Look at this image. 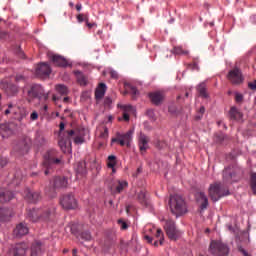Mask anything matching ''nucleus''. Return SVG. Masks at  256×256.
<instances>
[{
	"label": "nucleus",
	"instance_id": "11",
	"mask_svg": "<svg viewBox=\"0 0 256 256\" xmlns=\"http://www.w3.org/2000/svg\"><path fill=\"white\" fill-rule=\"evenodd\" d=\"M227 77L233 85H239L243 83V74L241 73V70H239V68H234L233 70H230Z\"/></svg>",
	"mask_w": 256,
	"mask_h": 256
},
{
	"label": "nucleus",
	"instance_id": "3",
	"mask_svg": "<svg viewBox=\"0 0 256 256\" xmlns=\"http://www.w3.org/2000/svg\"><path fill=\"white\" fill-rule=\"evenodd\" d=\"M208 193L210 199H212L214 203H217L221 197H227V195H229V190H225L221 183H214L210 185Z\"/></svg>",
	"mask_w": 256,
	"mask_h": 256
},
{
	"label": "nucleus",
	"instance_id": "56",
	"mask_svg": "<svg viewBox=\"0 0 256 256\" xmlns=\"http://www.w3.org/2000/svg\"><path fill=\"white\" fill-rule=\"evenodd\" d=\"M16 81L17 82H19V81H25V77L23 76V75H21V74H19V75H16Z\"/></svg>",
	"mask_w": 256,
	"mask_h": 256
},
{
	"label": "nucleus",
	"instance_id": "42",
	"mask_svg": "<svg viewBox=\"0 0 256 256\" xmlns=\"http://www.w3.org/2000/svg\"><path fill=\"white\" fill-rule=\"evenodd\" d=\"M199 115H196V120L199 121L201 119H203V115L205 114V107L201 106L199 109Z\"/></svg>",
	"mask_w": 256,
	"mask_h": 256
},
{
	"label": "nucleus",
	"instance_id": "61",
	"mask_svg": "<svg viewBox=\"0 0 256 256\" xmlns=\"http://www.w3.org/2000/svg\"><path fill=\"white\" fill-rule=\"evenodd\" d=\"M111 170H112V175H115L117 173V169H115V166L111 168Z\"/></svg>",
	"mask_w": 256,
	"mask_h": 256
},
{
	"label": "nucleus",
	"instance_id": "55",
	"mask_svg": "<svg viewBox=\"0 0 256 256\" xmlns=\"http://www.w3.org/2000/svg\"><path fill=\"white\" fill-rule=\"evenodd\" d=\"M7 165V158H0V167H5Z\"/></svg>",
	"mask_w": 256,
	"mask_h": 256
},
{
	"label": "nucleus",
	"instance_id": "14",
	"mask_svg": "<svg viewBox=\"0 0 256 256\" xmlns=\"http://www.w3.org/2000/svg\"><path fill=\"white\" fill-rule=\"evenodd\" d=\"M43 253V242L35 240L30 246V255L39 256Z\"/></svg>",
	"mask_w": 256,
	"mask_h": 256
},
{
	"label": "nucleus",
	"instance_id": "53",
	"mask_svg": "<svg viewBox=\"0 0 256 256\" xmlns=\"http://www.w3.org/2000/svg\"><path fill=\"white\" fill-rule=\"evenodd\" d=\"M238 249L240 253H242V255L249 256V253L247 252V250L243 249V247L239 246Z\"/></svg>",
	"mask_w": 256,
	"mask_h": 256
},
{
	"label": "nucleus",
	"instance_id": "33",
	"mask_svg": "<svg viewBox=\"0 0 256 256\" xmlns=\"http://www.w3.org/2000/svg\"><path fill=\"white\" fill-rule=\"evenodd\" d=\"M56 91L59 93V95H68L69 94V88L63 84L56 85Z\"/></svg>",
	"mask_w": 256,
	"mask_h": 256
},
{
	"label": "nucleus",
	"instance_id": "8",
	"mask_svg": "<svg viewBox=\"0 0 256 256\" xmlns=\"http://www.w3.org/2000/svg\"><path fill=\"white\" fill-rule=\"evenodd\" d=\"M69 137L74 136V143L76 145H83L85 143V135H87V130L84 128H79L76 130H70L68 131Z\"/></svg>",
	"mask_w": 256,
	"mask_h": 256
},
{
	"label": "nucleus",
	"instance_id": "19",
	"mask_svg": "<svg viewBox=\"0 0 256 256\" xmlns=\"http://www.w3.org/2000/svg\"><path fill=\"white\" fill-rule=\"evenodd\" d=\"M25 199L29 202V203H37V201H39V199H41V194L39 192H33L31 190H26L25 192Z\"/></svg>",
	"mask_w": 256,
	"mask_h": 256
},
{
	"label": "nucleus",
	"instance_id": "4",
	"mask_svg": "<svg viewBox=\"0 0 256 256\" xmlns=\"http://www.w3.org/2000/svg\"><path fill=\"white\" fill-rule=\"evenodd\" d=\"M211 255L227 256L229 255V246L221 240H212L209 247Z\"/></svg>",
	"mask_w": 256,
	"mask_h": 256
},
{
	"label": "nucleus",
	"instance_id": "30",
	"mask_svg": "<svg viewBox=\"0 0 256 256\" xmlns=\"http://www.w3.org/2000/svg\"><path fill=\"white\" fill-rule=\"evenodd\" d=\"M171 53L173 55H189V50H185L183 46H174Z\"/></svg>",
	"mask_w": 256,
	"mask_h": 256
},
{
	"label": "nucleus",
	"instance_id": "59",
	"mask_svg": "<svg viewBox=\"0 0 256 256\" xmlns=\"http://www.w3.org/2000/svg\"><path fill=\"white\" fill-rule=\"evenodd\" d=\"M59 127H60V131H65V123L61 122Z\"/></svg>",
	"mask_w": 256,
	"mask_h": 256
},
{
	"label": "nucleus",
	"instance_id": "49",
	"mask_svg": "<svg viewBox=\"0 0 256 256\" xmlns=\"http://www.w3.org/2000/svg\"><path fill=\"white\" fill-rule=\"evenodd\" d=\"M110 76L112 77V79H119V74L115 70L110 71Z\"/></svg>",
	"mask_w": 256,
	"mask_h": 256
},
{
	"label": "nucleus",
	"instance_id": "13",
	"mask_svg": "<svg viewBox=\"0 0 256 256\" xmlns=\"http://www.w3.org/2000/svg\"><path fill=\"white\" fill-rule=\"evenodd\" d=\"M148 97L153 105H161L165 101V93L161 91L149 93Z\"/></svg>",
	"mask_w": 256,
	"mask_h": 256
},
{
	"label": "nucleus",
	"instance_id": "62",
	"mask_svg": "<svg viewBox=\"0 0 256 256\" xmlns=\"http://www.w3.org/2000/svg\"><path fill=\"white\" fill-rule=\"evenodd\" d=\"M4 113H5V115H9V113H11V110L6 109Z\"/></svg>",
	"mask_w": 256,
	"mask_h": 256
},
{
	"label": "nucleus",
	"instance_id": "1",
	"mask_svg": "<svg viewBox=\"0 0 256 256\" xmlns=\"http://www.w3.org/2000/svg\"><path fill=\"white\" fill-rule=\"evenodd\" d=\"M169 207L172 215H175V217H181L187 213V202L179 195L170 196Z\"/></svg>",
	"mask_w": 256,
	"mask_h": 256
},
{
	"label": "nucleus",
	"instance_id": "63",
	"mask_svg": "<svg viewBox=\"0 0 256 256\" xmlns=\"http://www.w3.org/2000/svg\"><path fill=\"white\" fill-rule=\"evenodd\" d=\"M52 99H53V101H58L59 100V98L56 97L55 95H53Z\"/></svg>",
	"mask_w": 256,
	"mask_h": 256
},
{
	"label": "nucleus",
	"instance_id": "10",
	"mask_svg": "<svg viewBox=\"0 0 256 256\" xmlns=\"http://www.w3.org/2000/svg\"><path fill=\"white\" fill-rule=\"evenodd\" d=\"M60 205L66 210L77 209V199L72 194L64 195L60 199Z\"/></svg>",
	"mask_w": 256,
	"mask_h": 256
},
{
	"label": "nucleus",
	"instance_id": "37",
	"mask_svg": "<svg viewBox=\"0 0 256 256\" xmlns=\"http://www.w3.org/2000/svg\"><path fill=\"white\" fill-rule=\"evenodd\" d=\"M76 19L78 23H87V20L89 19V14L80 13L76 16Z\"/></svg>",
	"mask_w": 256,
	"mask_h": 256
},
{
	"label": "nucleus",
	"instance_id": "51",
	"mask_svg": "<svg viewBox=\"0 0 256 256\" xmlns=\"http://www.w3.org/2000/svg\"><path fill=\"white\" fill-rule=\"evenodd\" d=\"M86 26L88 27V29H93V27H97V23H90L88 19L86 22Z\"/></svg>",
	"mask_w": 256,
	"mask_h": 256
},
{
	"label": "nucleus",
	"instance_id": "57",
	"mask_svg": "<svg viewBox=\"0 0 256 256\" xmlns=\"http://www.w3.org/2000/svg\"><path fill=\"white\" fill-rule=\"evenodd\" d=\"M145 239L148 243H153V238L151 236H145Z\"/></svg>",
	"mask_w": 256,
	"mask_h": 256
},
{
	"label": "nucleus",
	"instance_id": "2",
	"mask_svg": "<svg viewBox=\"0 0 256 256\" xmlns=\"http://www.w3.org/2000/svg\"><path fill=\"white\" fill-rule=\"evenodd\" d=\"M53 213H55V209H32L28 210L27 219L32 221V223H37V221H49Z\"/></svg>",
	"mask_w": 256,
	"mask_h": 256
},
{
	"label": "nucleus",
	"instance_id": "9",
	"mask_svg": "<svg viewBox=\"0 0 256 256\" xmlns=\"http://www.w3.org/2000/svg\"><path fill=\"white\" fill-rule=\"evenodd\" d=\"M29 245L25 242H21L10 248L8 256H25L27 255V250Z\"/></svg>",
	"mask_w": 256,
	"mask_h": 256
},
{
	"label": "nucleus",
	"instance_id": "54",
	"mask_svg": "<svg viewBox=\"0 0 256 256\" xmlns=\"http://www.w3.org/2000/svg\"><path fill=\"white\" fill-rule=\"evenodd\" d=\"M248 87H249L250 89H252V91H255V89H256V80H255L254 82H250V83L248 84Z\"/></svg>",
	"mask_w": 256,
	"mask_h": 256
},
{
	"label": "nucleus",
	"instance_id": "17",
	"mask_svg": "<svg viewBox=\"0 0 256 256\" xmlns=\"http://www.w3.org/2000/svg\"><path fill=\"white\" fill-rule=\"evenodd\" d=\"M196 199L198 203H201L200 209L204 211L207 207H209V199L207 198V195L204 194V192H198L196 193Z\"/></svg>",
	"mask_w": 256,
	"mask_h": 256
},
{
	"label": "nucleus",
	"instance_id": "18",
	"mask_svg": "<svg viewBox=\"0 0 256 256\" xmlns=\"http://www.w3.org/2000/svg\"><path fill=\"white\" fill-rule=\"evenodd\" d=\"M52 61L56 67H69V61L65 59V57L60 56V55H53L52 56Z\"/></svg>",
	"mask_w": 256,
	"mask_h": 256
},
{
	"label": "nucleus",
	"instance_id": "44",
	"mask_svg": "<svg viewBox=\"0 0 256 256\" xmlns=\"http://www.w3.org/2000/svg\"><path fill=\"white\" fill-rule=\"evenodd\" d=\"M59 146H60V149L63 151V153L67 152V144L65 143L64 140L59 141Z\"/></svg>",
	"mask_w": 256,
	"mask_h": 256
},
{
	"label": "nucleus",
	"instance_id": "46",
	"mask_svg": "<svg viewBox=\"0 0 256 256\" xmlns=\"http://www.w3.org/2000/svg\"><path fill=\"white\" fill-rule=\"evenodd\" d=\"M111 103H113V100H111V98L106 97V98L104 99V105H105V107H111Z\"/></svg>",
	"mask_w": 256,
	"mask_h": 256
},
{
	"label": "nucleus",
	"instance_id": "15",
	"mask_svg": "<svg viewBox=\"0 0 256 256\" xmlns=\"http://www.w3.org/2000/svg\"><path fill=\"white\" fill-rule=\"evenodd\" d=\"M138 147L141 153H145L149 149V137L141 133L138 139Z\"/></svg>",
	"mask_w": 256,
	"mask_h": 256
},
{
	"label": "nucleus",
	"instance_id": "5",
	"mask_svg": "<svg viewBox=\"0 0 256 256\" xmlns=\"http://www.w3.org/2000/svg\"><path fill=\"white\" fill-rule=\"evenodd\" d=\"M55 157H57V151L55 150L48 151V154L43 163V167L45 169L44 170L45 175H48L51 173V169L53 165H59V163H61V158H55Z\"/></svg>",
	"mask_w": 256,
	"mask_h": 256
},
{
	"label": "nucleus",
	"instance_id": "12",
	"mask_svg": "<svg viewBox=\"0 0 256 256\" xmlns=\"http://www.w3.org/2000/svg\"><path fill=\"white\" fill-rule=\"evenodd\" d=\"M129 187L127 180H115L111 186L113 193H123Z\"/></svg>",
	"mask_w": 256,
	"mask_h": 256
},
{
	"label": "nucleus",
	"instance_id": "43",
	"mask_svg": "<svg viewBox=\"0 0 256 256\" xmlns=\"http://www.w3.org/2000/svg\"><path fill=\"white\" fill-rule=\"evenodd\" d=\"M130 93L132 94L133 99H137V96L139 95V90H137L136 87L130 88Z\"/></svg>",
	"mask_w": 256,
	"mask_h": 256
},
{
	"label": "nucleus",
	"instance_id": "7",
	"mask_svg": "<svg viewBox=\"0 0 256 256\" xmlns=\"http://www.w3.org/2000/svg\"><path fill=\"white\" fill-rule=\"evenodd\" d=\"M164 229L166 231V235L171 239L172 241H177L179 237H181V232L177 230L175 227V221L173 220H167Z\"/></svg>",
	"mask_w": 256,
	"mask_h": 256
},
{
	"label": "nucleus",
	"instance_id": "40",
	"mask_svg": "<svg viewBox=\"0 0 256 256\" xmlns=\"http://www.w3.org/2000/svg\"><path fill=\"white\" fill-rule=\"evenodd\" d=\"M138 200L142 205H147V196L145 192L141 191L138 193Z\"/></svg>",
	"mask_w": 256,
	"mask_h": 256
},
{
	"label": "nucleus",
	"instance_id": "45",
	"mask_svg": "<svg viewBox=\"0 0 256 256\" xmlns=\"http://www.w3.org/2000/svg\"><path fill=\"white\" fill-rule=\"evenodd\" d=\"M168 111H169V113H171V115H175V113H177V107L175 105L171 104L168 107Z\"/></svg>",
	"mask_w": 256,
	"mask_h": 256
},
{
	"label": "nucleus",
	"instance_id": "36",
	"mask_svg": "<svg viewBox=\"0 0 256 256\" xmlns=\"http://www.w3.org/2000/svg\"><path fill=\"white\" fill-rule=\"evenodd\" d=\"M7 93L10 95H17L19 93V87L15 84H10L7 88Z\"/></svg>",
	"mask_w": 256,
	"mask_h": 256
},
{
	"label": "nucleus",
	"instance_id": "60",
	"mask_svg": "<svg viewBox=\"0 0 256 256\" xmlns=\"http://www.w3.org/2000/svg\"><path fill=\"white\" fill-rule=\"evenodd\" d=\"M72 253H73V256H78V255H77V248H74V249L72 250Z\"/></svg>",
	"mask_w": 256,
	"mask_h": 256
},
{
	"label": "nucleus",
	"instance_id": "28",
	"mask_svg": "<svg viewBox=\"0 0 256 256\" xmlns=\"http://www.w3.org/2000/svg\"><path fill=\"white\" fill-rule=\"evenodd\" d=\"M197 91L200 97H203L204 99H207V97H209V94L207 93V85L205 84V82H202L197 86Z\"/></svg>",
	"mask_w": 256,
	"mask_h": 256
},
{
	"label": "nucleus",
	"instance_id": "26",
	"mask_svg": "<svg viewBox=\"0 0 256 256\" xmlns=\"http://www.w3.org/2000/svg\"><path fill=\"white\" fill-rule=\"evenodd\" d=\"M120 109L124 111L123 113L124 121H129V114L133 113V111L135 110L131 105H120Z\"/></svg>",
	"mask_w": 256,
	"mask_h": 256
},
{
	"label": "nucleus",
	"instance_id": "21",
	"mask_svg": "<svg viewBox=\"0 0 256 256\" xmlns=\"http://www.w3.org/2000/svg\"><path fill=\"white\" fill-rule=\"evenodd\" d=\"M106 92H107V85L105 83H100L95 90L96 101H100V99L105 97Z\"/></svg>",
	"mask_w": 256,
	"mask_h": 256
},
{
	"label": "nucleus",
	"instance_id": "27",
	"mask_svg": "<svg viewBox=\"0 0 256 256\" xmlns=\"http://www.w3.org/2000/svg\"><path fill=\"white\" fill-rule=\"evenodd\" d=\"M74 75H75L79 85H82L83 87H85V85H87V77H85V75H83V72L76 70V71H74Z\"/></svg>",
	"mask_w": 256,
	"mask_h": 256
},
{
	"label": "nucleus",
	"instance_id": "58",
	"mask_svg": "<svg viewBox=\"0 0 256 256\" xmlns=\"http://www.w3.org/2000/svg\"><path fill=\"white\" fill-rule=\"evenodd\" d=\"M81 9H83V5L81 3L76 4V10L81 11Z\"/></svg>",
	"mask_w": 256,
	"mask_h": 256
},
{
	"label": "nucleus",
	"instance_id": "38",
	"mask_svg": "<svg viewBox=\"0 0 256 256\" xmlns=\"http://www.w3.org/2000/svg\"><path fill=\"white\" fill-rule=\"evenodd\" d=\"M250 185L254 195H256V173L251 174Z\"/></svg>",
	"mask_w": 256,
	"mask_h": 256
},
{
	"label": "nucleus",
	"instance_id": "34",
	"mask_svg": "<svg viewBox=\"0 0 256 256\" xmlns=\"http://www.w3.org/2000/svg\"><path fill=\"white\" fill-rule=\"evenodd\" d=\"M117 165V157L115 155L108 156L107 167L108 169H113Z\"/></svg>",
	"mask_w": 256,
	"mask_h": 256
},
{
	"label": "nucleus",
	"instance_id": "29",
	"mask_svg": "<svg viewBox=\"0 0 256 256\" xmlns=\"http://www.w3.org/2000/svg\"><path fill=\"white\" fill-rule=\"evenodd\" d=\"M28 95L30 97H39L41 95V85H33L30 90H28Z\"/></svg>",
	"mask_w": 256,
	"mask_h": 256
},
{
	"label": "nucleus",
	"instance_id": "23",
	"mask_svg": "<svg viewBox=\"0 0 256 256\" xmlns=\"http://www.w3.org/2000/svg\"><path fill=\"white\" fill-rule=\"evenodd\" d=\"M0 134L3 137V139H7V137H10V135H13V130L9 128V124H1Z\"/></svg>",
	"mask_w": 256,
	"mask_h": 256
},
{
	"label": "nucleus",
	"instance_id": "64",
	"mask_svg": "<svg viewBox=\"0 0 256 256\" xmlns=\"http://www.w3.org/2000/svg\"><path fill=\"white\" fill-rule=\"evenodd\" d=\"M63 253H69V249H64Z\"/></svg>",
	"mask_w": 256,
	"mask_h": 256
},
{
	"label": "nucleus",
	"instance_id": "16",
	"mask_svg": "<svg viewBox=\"0 0 256 256\" xmlns=\"http://www.w3.org/2000/svg\"><path fill=\"white\" fill-rule=\"evenodd\" d=\"M36 75L40 77L51 75V66L47 63H40L36 68Z\"/></svg>",
	"mask_w": 256,
	"mask_h": 256
},
{
	"label": "nucleus",
	"instance_id": "32",
	"mask_svg": "<svg viewBox=\"0 0 256 256\" xmlns=\"http://www.w3.org/2000/svg\"><path fill=\"white\" fill-rule=\"evenodd\" d=\"M223 181L225 183H232V181H233V174L231 173V169L226 168L223 171Z\"/></svg>",
	"mask_w": 256,
	"mask_h": 256
},
{
	"label": "nucleus",
	"instance_id": "25",
	"mask_svg": "<svg viewBox=\"0 0 256 256\" xmlns=\"http://www.w3.org/2000/svg\"><path fill=\"white\" fill-rule=\"evenodd\" d=\"M11 219V210L7 208H0V223L9 221Z\"/></svg>",
	"mask_w": 256,
	"mask_h": 256
},
{
	"label": "nucleus",
	"instance_id": "6",
	"mask_svg": "<svg viewBox=\"0 0 256 256\" xmlns=\"http://www.w3.org/2000/svg\"><path fill=\"white\" fill-rule=\"evenodd\" d=\"M133 133H135V130H129L126 134H118L117 138H112L111 145L113 143H119L121 147H125L127 145L128 147H131V141H133Z\"/></svg>",
	"mask_w": 256,
	"mask_h": 256
},
{
	"label": "nucleus",
	"instance_id": "20",
	"mask_svg": "<svg viewBox=\"0 0 256 256\" xmlns=\"http://www.w3.org/2000/svg\"><path fill=\"white\" fill-rule=\"evenodd\" d=\"M27 233H29V227H27L25 223L18 224L14 229V235H16V237H23V235H27Z\"/></svg>",
	"mask_w": 256,
	"mask_h": 256
},
{
	"label": "nucleus",
	"instance_id": "48",
	"mask_svg": "<svg viewBox=\"0 0 256 256\" xmlns=\"http://www.w3.org/2000/svg\"><path fill=\"white\" fill-rule=\"evenodd\" d=\"M235 100L237 103H241V101H243V95L241 93H236Z\"/></svg>",
	"mask_w": 256,
	"mask_h": 256
},
{
	"label": "nucleus",
	"instance_id": "47",
	"mask_svg": "<svg viewBox=\"0 0 256 256\" xmlns=\"http://www.w3.org/2000/svg\"><path fill=\"white\" fill-rule=\"evenodd\" d=\"M30 119L31 121H37V119H39V114L37 112H32L30 115Z\"/></svg>",
	"mask_w": 256,
	"mask_h": 256
},
{
	"label": "nucleus",
	"instance_id": "52",
	"mask_svg": "<svg viewBox=\"0 0 256 256\" xmlns=\"http://www.w3.org/2000/svg\"><path fill=\"white\" fill-rule=\"evenodd\" d=\"M147 115H148V117H150V119H155V111L148 110Z\"/></svg>",
	"mask_w": 256,
	"mask_h": 256
},
{
	"label": "nucleus",
	"instance_id": "24",
	"mask_svg": "<svg viewBox=\"0 0 256 256\" xmlns=\"http://www.w3.org/2000/svg\"><path fill=\"white\" fill-rule=\"evenodd\" d=\"M230 117L235 121H243V113L239 111L236 107L230 109Z\"/></svg>",
	"mask_w": 256,
	"mask_h": 256
},
{
	"label": "nucleus",
	"instance_id": "50",
	"mask_svg": "<svg viewBox=\"0 0 256 256\" xmlns=\"http://www.w3.org/2000/svg\"><path fill=\"white\" fill-rule=\"evenodd\" d=\"M189 69H192V71H199V65H197V63L190 64Z\"/></svg>",
	"mask_w": 256,
	"mask_h": 256
},
{
	"label": "nucleus",
	"instance_id": "31",
	"mask_svg": "<svg viewBox=\"0 0 256 256\" xmlns=\"http://www.w3.org/2000/svg\"><path fill=\"white\" fill-rule=\"evenodd\" d=\"M98 137L104 141L109 139V129L107 126L98 129Z\"/></svg>",
	"mask_w": 256,
	"mask_h": 256
},
{
	"label": "nucleus",
	"instance_id": "39",
	"mask_svg": "<svg viewBox=\"0 0 256 256\" xmlns=\"http://www.w3.org/2000/svg\"><path fill=\"white\" fill-rule=\"evenodd\" d=\"M156 239H159V244L163 245V241H164V235H163V230H161L160 228H158L156 230V234H155Z\"/></svg>",
	"mask_w": 256,
	"mask_h": 256
},
{
	"label": "nucleus",
	"instance_id": "41",
	"mask_svg": "<svg viewBox=\"0 0 256 256\" xmlns=\"http://www.w3.org/2000/svg\"><path fill=\"white\" fill-rule=\"evenodd\" d=\"M118 225H120V229H122V231L129 229V225H127V222L123 220H118Z\"/></svg>",
	"mask_w": 256,
	"mask_h": 256
},
{
	"label": "nucleus",
	"instance_id": "35",
	"mask_svg": "<svg viewBox=\"0 0 256 256\" xmlns=\"http://www.w3.org/2000/svg\"><path fill=\"white\" fill-rule=\"evenodd\" d=\"M78 239L81 241V243H83V241H91L92 236L90 232H82L79 234Z\"/></svg>",
	"mask_w": 256,
	"mask_h": 256
},
{
	"label": "nucleus",
	"instance_id": "22",
	"mask_svg": "<svg viewBox=\"0 0 256 256\" xmlns=\"http://www.w3.org/2000/svg\"><path fill=\"white\" fill-rule=\"evenodd\" d=\"M69 185V181L65 177H56L54 179V187L55 189H65Z\"/></svg>",
	"mask_w": 256,
	"mask_h": 256
}]
</instances>
